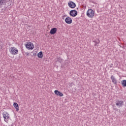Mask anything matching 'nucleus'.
<instances>
[{
	"mask_svg": "<svg viewBox=\"0 0 126 126\" xmlns=\"http://www.w3.org/2000/svg\"><path fill=\"white\" fill-rule=\"evenodd\" d=\"M122 84L123 86H124V87H126V80H124L123 81H122Z\"/></svg>",
	"mask_w": 126,
	"mask_h": 126,
	"instance_id": "15",
	"label": "nucleus"
},
{
	"mask_svg": "<svg viewBox=\"0 0 126 126\" xmlns=\"http://www.w3.org/2000/svg\"><path fill=\"white\" fill-rule=\"evenodd\" d=\"M57 28H54L51 30L50 33L52 35H54V34H56V33H57Z\"/></svg>",
	"mask_w": 126,
	"mask_h": 126,
	"instance_id": "11",
	"label": "nucleus"
},
{
	"mask_svg": "<svg viewBox=\"0 0 126 126\" xmlns=\"http://www.w3.org/2000/svg\"><path fill=\"white\" fill-rule=\"evenodd\" d=\"M68 5L70 7V8H74L76 6V4L72 1H69L68 3Z\"/></svg>",
	"mask_w": 126,
	"mask_h": 126,
	"instance_id": "5",
	"label": "nucleus"
},
{
	"mask_svg": "<svg viewBox=\"0 0 126 126\" xmlns=\"http://www.w3.org/2000/svg\"><path fill=\"white\" fill-rule=\"evenodd\" d=\"M100 43V40L99 39H97V41H95V45L96 46L97 44H99Z\"/></svg>",
	"mask_w": 126,
	"mask_h": 126,
	"instance_id": "16",
	"label": "nucleus"
},
{
	"mask_svg": "<svg viewBox=\"0 0 126 126\" xmlns=\"http://www.w3.org/2000/svg\"><path fill=\"white\" fill-rule=\"evenodd\" d=\"M65 22L67 24H71L72 23V20L70 17H67L65 19Z\"/></svg>",
	"mask_w": 126,
	"mask_h": 126,
	"instance_id": "9",
	"label": "nucleus"
},
{
	"mask_svg": "<svg viewBox=\"0 0 126 126\" xmlns=\"http://www.w3.org/2000/svg\"><path fill=\"white\" fill-rule=\"evenodd\" d=\"M14 107L16 109L17 111H18V110H19V106H18V104H17V103H14Z\"/></svg>",
	"mask_w": 126,
	"mask_h": 126,
	"instance_id": "13",
	"label": "nucleus"
},
{
	"mask_svg": "<svg viewBox=\"0 0 126 126\" xmlns=\"http://www.w3.org/2000/svg\"><path fill=\"white\" fill-rule=\"evenodd\" d=\"M9 0H0V7H1L2 5H5Z\"/></svg>",
	"mask_w": 126,
	"mask_h": 126,
	"instance_id": "8",
	"label": "nucleus"
},
{
	"mask_svg": "<svg viewBox=\"0 0 126 126\" xmlns=\"http://www.w3.org/2000/svg\"><path fill=\"white\" fill-rule=\"evenodd\" d=\"M26 47L28 50H33L34 49V44L31 42H28L26 44Z\"/></svg>",
	"mask_w": 126,
	"mask_h": 126,
	"instance_id": "3",
	"label": "nucleus"
},
{
	"mask_svg": "<svg viewBox=\"0 0 126 126\" xmlns=\"http://www.w3.org/2000/svg\"><path fill=\"white\" fill-rule=\"evenodd\" d=\"M30 55V53H28V52H27L26 53V55L27 56V57H29V55Z\"/></svg>",
	"mask_w": 126,
	"mask_h": 126,
	"instance_id": "18",
	"label": "nucleus"
},
{
	"mask_svg": "<svg viewBox=\"0 0 126 126\" xmlns=\"http://www.w3.org/2000/svg\"><path fill=\"white\" fill-rule=\"evenodd\" d=\"M73 86V82L69 83V86H70V87H72V86Z\"/></svg>",
	"mask_w": 126,
	"mask_h": 126,
	"instance_id": "17",
	"label": "nucleus"
},
{
	"mask_svg": "<svg viewBox=\"0 0 126 126\" xmlns=\"http://www.w3.org/2000/svg\"><path fill=\"white\" fill-rule=\"evenodd\" d=\"M9 52L11 55L13 56H15L16 55H18V49L17 48L13 47L9 48Z\"/></svg>",
	"mask_w": 126,
	"mask_h": 126,
	"instance_id": "1",
	"label": "nucleus"
},
{
	"mask_svg": "<svg viewBox=\"0 0 126 126\" xmlns=\"http://www.w3.org/2000/svg\"><path fill=\"white\" fill-rule=\"evenodd\" d=\"M124 105V101L123 100H118L116 102V106L118 107H123Z\"/></svg>",
	"mask_w": 126,
	"mask_h": 126,
	"instance_id": "7",
	"label": "nucleus"
},
{
	"mask_svg": "<svg viewBox=\"0 0 126 126\" xmlns=\"http://www.w3.org/2000/svg\"><path fill=\"white\" fill-rule=\"evenodd\" d=\"M111 78L113 83H114V84H117V80L116 79V78H115V76L112 75Z\"/></svg>",
	"mask_w": 126,
	"mask_h": 126,
	"instance_id": "12",
	"label": "nucleus"
},
{
	"mask_svg": "<svg viewBox=\"0 0 126 126\" xmlns=\"http://www.w3.org/2000/svg\"><path fill=\"white\" fill-rule=\"evenodd\" d=\"M3 118H4V122H7L8 121V119H9V114L8 113L6 112H4L2 113Z\"/></svg>",
	"mask_w": 126,
	"mask_h": 126,
	"instance_id": "4",
	"label": "nucleus"
},
{
	"mask_svg": "<svg viewBox=\"0 0 126 126\" xmlns=\"http://www.w3.org/2000/svg\"><path fill=\"white\" fill-rule=\"evenodd\" d=\"M95 14V12L93 10L91 9H89L87 12V15L90 18H93L94 17V15Z\"/></svg>",
	"mask_w": 126,
	"mask_h": 126,
	"instance_id": "2",
	"label": "nucleus"
},
{
	"mask_svg": "<svg viewBox=\"0 0 126 126\" xmlns=\"http://www.w3.org/2000/svg\"><path fill=\"white\" fill-rule=\"evenodd\" d=\"M69 14L71 16L74 17L77 15V11L75 10H72L70 11Z\"/></svg>",
	"mask_w": 126,
	"mask_h": 126,
	"instance_id": "6",
	"label": "nucleus"
},
{
	"mask_svg": "<svg viewBox=\"0 0 126 126\" xmlns=\"http://www.w3.org/2000/svg\"><path fill=\"white\" fill-rule=\"evenodd\" d=\"M1 49H2V46H1L0 45V50H1Z\"/></svg>",
	"mask_w": 126,
	"mask_h": 126,
	"instance_id": "19",
	"label": "nucleus"
},
{
	"mask_svg": "<svg viewBox=\"0 0 126 126\" xmlns=\"http://www.w3.org/2000/svg\"><path fill=\"white\" fill-rule=\"evenodd\" d=\"M37 56L38 58H39L40 59H42V58H43V52H39L38 55Z\"/></svg>",
	"mask_w": 126,
	"mask_h": 126,
	"instance_id": "14",
	"label": "nucleus"
},
{
	"mask_svg": "<svg viewBox=\"0 0 126 126\" xmlns=\"http://www.w3.org/2000/svg\"><path fill=\"white\" fill-rule=\"evenodd\" d=\"M54 93L56 94V95L60 96V97H63V94L62 93L59 92L58 90H55L54 91Z\"/></svg>",
	"mask_w": 126,
	"mask_h": 126,
	"instance_id": "10",
	"label": "nucleus"
}]
</instances>
